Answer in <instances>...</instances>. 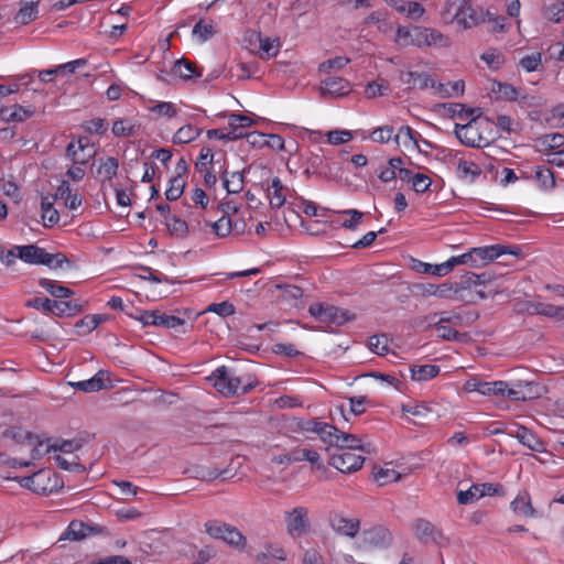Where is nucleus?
<instances>
[{"mask_svg":"<svg viewBox=\"0 0 564 564\" xmlns=\"http://www.w3.org/2000/svg\"><path fill=\"white\" fill-rule=\"evenodd\" d=\"M206 380L210 381L214 388L224 397L231 398L239 393H247L253 388L250 378L239 376L235 369L226 366L218 367Z\"/></svg>","mask_w":564,"mask_h":564,"instance_id":"f257e3e1","label":"nucleus"},{"mask_svg":"<svg viewBox=\"0 0 564 564\" xmlns=\"http://www.w3.org/2000/svg\"><path fill=\"white\" fill-rule=\"evenodd\" d=\"M506 253L518 257L520 254V250L519 248L509 250L508 247L502 245L478 247L471 248L468 252L460 256L452 257L451 261L454 268L460 264H468L473 268H481Z\"/></svg>","mask_w":564,"mask_h":564,"instance_id":"f03ea898","label":"nucleus"},{"mask_svg":"<svg viewBox=\"0 0 564 564\" xmlns=\"http://www.w3.org/2000/svg\"><path fill=\"white\" fill-rule=\"evenodd\" d=\"M285 533L292 540H299L312 531L310 509L305 506H294L283 512Z\"/></svg>","mask_w":564,"mask_h":564,"instance_id":"7ed1b4c3","label":"nucleus"},{"mask_svg":"<svg viewBox=\"0 0 564 564\" xmlns=\"http://www.w3.org/2000/svg\"><path fill=\"white\" fill-rule=\"evenodd\" d=\"M443 17L444 19L449 17L451 21H455L465 30L481 21V13L477 12L468 0H447Z\"/></svg>","mask_w":564,"mask_h":564,"instance_id":"20e7f679","label":"nucleus"},{"mask_svg":"<svg viewBox=\"0 0 564 564\" xmlns=\"http://www.w3.org/2000/svg\"><path fill=\"white\" fill-rule=\"evenodd\" d=\"M205 532L213 539L223 540L229 546L236 550H243L247 546V538L238 528L218 520L207 521Z\"/></svg>","mask_w":564,"mask_h":564,"instance_id":"39448f33","label":"nucleus"},{"mask_svg":"<svg viewBox=\"0 0 564 564\" xmlns=\"http://www.w3.org/2000/svg\"><path fill=\"white\" fill-rule=\"evenodd\" d=\"M480 113L469 119L467 123L455 124V135L465 145L470 148H482L489 145L490 141L480 134L481 122L478 121Z\"/></svg>","mask_w":564,"mask_h":564,"instance_id":"423d86ee","label":"nucleus"},{"mask_svg":"<svg viewBox=\"0 0 564 564\" xmlns=\"http://www.w3.org/2000/svg\"><path fill=\"white\" fill-rule=\"evenodd\" d=\"M308 313L317 321L328 325L340 326L349 319L348 312L341 311L333 305L324 306L321 303L312 304L308 307Z\"/></svg>","mask_w":564,"mask_h":564,"instance_id":"0eeeda50","label":"nucleus"},{"mask_svg":"<svg viewBox=\"0 0 564 564\" xmlns=\"http://www.w3.org/2000/svg\"><path fill=\"white\" fill-rule=\"evenodd\" d=\"M66 155L75 165H85L96 155V150L87 137H79L76 142L68 143Z\"/></svg>","mask_w":564,"mask_h":564,"instance_id":"6e6552de","label":"nucleus"},{"mask_svg":"<svg viewBox=\"0 0 564 564\" xmlns=\"http://www.w3.org/2000/svg\"><path fill=\"white\" fill-rule=\"evenodd\" d=\"M365 458L350 451L332 453L329 465L340 473H354L359 470L364 465Z\"/></svg>","mask_w":564,"mask_h":564,"instance_id":"1a4fd4ad","label":"nucleus"},{"mask_svg":"<svg viewBox=\"0 0 564 564\" xmlns=\"http://www.w3.org/2000/svg\"><path fill=\"white\" fill-rule=\"evenodd\" d=\"M351 91L350 84L343 77H328L321 84L319 93L323 98H337Z\"/></svg>","mask_w":564,"mask_h":564,"instance_id":"9d476101","label":"nucleus"},{"mask_svg":"<svg viewBox=\"0 0 564 564\" xmlns=\"http://www.w3.org/2000/svg\"><path fill=\"white\" fill-rule=\"evenodd\" d=\"M330 528L340 535L354 539L360 530V520L357 518H345L341 514H334L329 520Z\"/></svg>","mask_w":564,"mask_h":564,"instance_id":"9b49d317","label":"nucleus"},{"mask_svg":"<svg viewBox=\"0 0 564 564\" xmlns=\"http://www.w3.org/2000/svg\"><path fill=\"white\" fill-rule=\"evenodd\" d=\"M506 387V381H492L487 382L482 381L476 377H473L468 379L464 383V391L465 392H479L482 395H498V391H501Z\"/></svg>","mask_w":564,"mask_h":564,"instance_id":"f8f14e48","label":"nucleus"},{"mask_svg":"<svg viewBox=\"0 0 564 564\" xmlns=\"http://www.w3.org/2000/svg\"><path fill=\"white\" fill-rule=\"evenodd\" d=\"M119 162L113 156L100 158L91 167L93 175L100 182L111 181L118 172Z\"/></svg>","mask_w":564,"mask_h":564,"instance_id":"ddd939ff","label":"nucleus"},{"mask_svg":"<svg viewBox=\"0 0 564 564\" xmlns=\"http://www.w3.org/2000/svg\"><path fill=\"white\" fill-rule=\"evenodd\" d=\"M498 395H502L512 401H525L533 398L532 384L528 381H517L512 384L506 382V387L498 391Z\"/></svg>","mask_w":564,"mask_h":564,"instance_id":"4468645a","label":"nucleus"},{"mask_svg":"<svg viewBox=\"0 0 564 564\" xmlns=\"http://www.w3.org/2000/svg\"><path fill=\"white\" fill-rule=\"evenodd\" d=\"M34 113L35 109L33 107H23L18 104L0 109V117L3 122H23Z\"/></svg>","mask_w":564,"mask_h":564,"instance_id":"2eb2a0df","label":"nucleus"},{"mask_svg":"<svg viewBox=\"0 0 564 564\" xmlns=\"http://www.w3.org/2000/svg\"><path fill=\"white\" fill-rule=\"evenodd\" d=\"M401 80L409 88L426 89L435 87V79L427 73L406 72L401 74Z\"/></svg>","mask_w":564,"mask_h":564,"instance_id":"dca6fc26","label":"nucleus"},{"mask_svg":"<svg viewBox=\"0 0 564 564\" xmlns=\"http://www.w3.org/2000/svg\"><path fill=\"white\" fill-rule=\"evenodd\" d=\"M74 388L85 392H95L107 388L110 384V379L104 370H99L93 378L84 381L72 383Z\"/></svg>","mask_w":564,"mask_h":564,"instance_id":"f3484780","label":"nucleus"},{"mask_svg":"<svg viewBox=\"0 0 564 564\" xmlns=\"http://www.w3.org/2000/svg\"><path fill=\"white\" fill-rule=\"evenodd\" d=\"M525 310L529 314H538L544 315L547 317H556L558 319H564V307L555 306L547 303L542 302H527Z\"/></svg>","mask_w":564,"mask_h":564,"instance_id":"a211bd4d","label":"nucleus"},{"mask_svg":"<svg viewBox=\"0 0 564 564\" xmlns=\"http://www.w3.org/2000/svg\"><path fill=\"white\" fill-rule=\"evenodd\" d=\"M362 540L365 544L371 546H384L390 543L391 534L382 527H373L362 532Z\"/></svg>","mask_w":564,"mask_h":564,"instance_id":"6ab92c4d","label":"nucleus"},{"mask_svg":"<svg viewBox=\"0 0 564 564\" xmlns=\"http://www.w3.org/2000/svg\"><path fill=\"white\" fill-rule=\"evenodd\" d=\"M494 274H491L490 272H482L480 274H476L474 272H466L460 276L458 283L460 286V291L463 293L466 290H471L474 288L490 283L494 280Z\"/></svg>","mask_w":564,"mask_h":564,"instance_id":"aec40b11","label":"nucleus"},{"mask_svg":"<svg viewBox=\"0 0 564 564\" xmlns=\"http://www.w3.org/2000/svg\"><path fill=\"white\" fill-rule=\"evenodd\" d=\"M14 250L18 251V258L31 264H42L46 257V251L34 245L18 246Z\"/></svg>","mask_w":564,"mask_h":564,"instance_id":"412c9836","label":"nucleus"},{"mask_svg":"<svg viewBox=\"0 0 564 564\" xmlns=\"http://www.w3.org/2000/svg\"><path fill=\"white\" fill-rule=\"evenodd\" d=\"M291 459H293V463L308 462L312 465V468H315V469L324 468L318 452L315 449H312V448H294V449H292L291 451Z\"/></svg>","mask_w":564,"mask_h":564,"instance_id":"4be33fe9","label":"nucleus"},{"mask_svg":"<svg viewBox=\"0 0 564 564\" xmlns=\"http://www.w3.org/2000/svg\"><path fill=\"white\" fill-rule=\"evenodd\" d=\"M40 0H22L20 9L15 14V22L19 24H28L37 18V6Z\"/></svg>","mask_w":564,"mask_h":564,"instance_id":"5701e85b","label":"nucleus"},{"mask_svg":"<svg viewBox=\"0 0 564 564\" xmlns=\"http://www.w3.org/2000/svg\"><path fill=\"white\" fill-rule=\"evenodd\" d=\"M442 107L451 118H458L464 121L480 113L479 108H467L459 102L443 104Z\"/></svg>","mask_w":564,"mask_h":564,"instance_id":"b1692460","label":"nucleus"},{"mask_svg":"<svg viewBox=\"0 0 564 564\" xmlns=\"http://www.w3.org/2000/svg\"><path fill=\"white\" fill-rule=\"evenodd\" d=\"M516 437L521 444L527 446L533 452L542 453L545 451L543 442L527 427H519L516 432Z\"/></svg>","mask_w":564,"mask_h":564,"instance_id":"393cba45","label":"nucleus"},{"mask_svg":"<svg viewBox=\"0 0 564 564\" xmlns=\"http://www.w3.org/2000/svg\"><path fill=\"white\" fill-rule=\"evenodd\" d=\"M89 531H91V528L85 524L84 522L72 521L57 542L59 543L65 540L79 541L86 538Z\"/></svg>","mask_w":564,"mask_h":564,"instance_id":"a878e982","label":"nucleus"},{"mask_svg":"<svg viewBox=\"0 0 564 564\" xmlns=\"http://www.w3.org/2000/svg\"><path fill=\"white\" fill-rule=\"evenodd\" d=\"M82 312V305L77 301H57L53 300L52 304V315L62 317V316H73L77 313Z\"/></svg>","mask_w":564,"mask_h":564,"instance_id":"bb28decb","label":"nucleus"},{"mask_svg":"<svg viewBox=\"0 0 564 564\" xmlns=\"http://www.w3.org/2000/svg\"><path fill=\"white\" fill-rule=\"evenodd\" d=\"M464 88L465 85L463 80H456L447 84L435 83V87H433V89H435V93L442 98L460 96L464 93Z\"/></svg>","mask_w":564,"mask_h":564,"instance_id":"cd10ccee","label":"nucleus"},{"mask_svg":"<svg viewBox=\"0 0 564 564\" xmlns=\"http://www.w3.org/2000/svg\"><path fill=\"white\" fill-rule=\"evenodd\" d=\"M221 180L228 194H238L243 189L245 176L240 172H232L229 178L227 171H224Z\"/></svg>","mask_w":564,"mask_h":564,"instance_id":"c85d7f7f","label":"nucleus"},{"mask_svg":"<svg viewBox=\"0 0 564 564\" xmlns=\"http://www.w3.org/2000/svg\"><path fill=\"white\" fill-rule=\"evenodd\" d=\"M267 191L272 208H280L285 203L284 186L279 177L272 180L271 187H268Z\"/></svg>","mask_w":564,"mask_h":564,"instance_id":"c756f323","label":"nucleus"},{"mask_svg":"<svg viewBox=\"0 0 564 564\" xmlns=\"http://www.w3.org/2000/svg\"><path fill=\"white\" fill-rule=\"evenodd\" d=\"M234 475L235 474L228 468L218 469L214 467H206L200 468L196 471V478L205 481H212L218 478H220L221 480H227L234 477Z\"/></svg>","mask_w":564,"mask_h":564,"instance_id":"7c9ffc66","label":"nucleus"},{"mask_svg":"<svg viewBox=\"0 0 564 564\" xmlns=\"http://www.w3.org/2000/svg\"><path fill=\"white\" fill-rule=\"evenodd\" d=\"M334 447H336L338 449V452H344V451L351 452V449H359V451L364 452V446H362L361 440H359L354 434H348V433H345L341 431H339V433H338V443L335 444Z\"/></svg>","mask_w":564,"mask_h":564,"instance_id":"2f4dec72","label":"nucleus"},{"mask_svg":"<svg viewBox=\"0 0 564 564\" xmlns=\"http://www.w3.org/2000/svg\"><path fill=\"white\" fill-rule=\"evenodd\" d=\"M456 170L460 178H469V181H475L481 174V169L478 164L464 159L458 160Z\"/></svg>","mask_w":564,"mask_h":564,"instance_id":"473e14b6","label":"nucleus"},{"mask_svg":"<svg viewBox=\"0 0 564 564\" xmlns=\"http://www.w3.org/2000/svg\"><path fill=\"white\" fill-rule=\"evenodd\" d=\"M338 433L337 427L322 421L316 434L323 443L327 444V449H330L338 443Z\"/></svg>","mask_w":564,"mask_h":564,"instance_id":"72a5a7b5","label":"nucleus"},{"mask_svg":"<svg viewBox=\"0 0 564 564\" xmlns=\"http://www.w3.org/2000/svg\"><path fill=\"white\" fill-rule=\"evenodd\" d=\"M511 508L514 513L522 517H532L534 514L530 496L527 492L518 495L511 502Z\"/></svg>","mask_w":564,"mask_h":564,"instance_id":"f704fd0d","label":"nucleus"},{"mask_svg":"<svg viewBox=\"0 0 564 564\" xmlns=\"http://www.w3.org/2000/svg\"><path fill=\"white\" fill-rule=\"evenodd\" d=\"M415 534L424 542H429L430 540L435 541L437 535H440L435 527L430 521L423 519H419L415 522Z\"/></svg>","mask_w":564,"mask_h":564,"instance_id":"c9c22d12","label":"nucleus"},{"mask_svg":"<svg viewBox=\"0 0 564 564\" xmlns=\"http://www.w3.org/2000/svg\"><path fill=\"white\" fill-rule=\"evenodd\" d=\"M440 373L436 365H419L411 368V377L416 381H425L435 378Z\"/></svg>","mask_w":564,"mask_h":564,"instance_id":"e433bc0d","label":"nucleus"},{"mask_svg":"<svg viewBox=\"0 0 564 564\" xmlns=\"http://www.w3.org/2000/svg\"><path fill=\"white\" fill-rule=\"evenodd\" d=\"M542 15L545 20L554 23H560L564 20V0H556L555 2L544 7Z\"/></svg>","mask_w":564,"mask_h":564,"instance_id":"4c0bfd02","label":"nucleus"},{"mask_svg":"<svg viewBox=\"0 0 564 564\" xmlns=\"http://www.w3.org/2000/svg\"><path fill=\"white\" fill-rule=\"evenodd\" d=\"M260 43L261 58H270L278 54L280 42L278 39L262 37L261 34H254Z\"/></svg>","mask_w":564,"mask_h":564,"instance_id":"58836bf2","label":"nucleus"},{"mask_svg":"<svg viewBox=\"0 0 564 564\" xmlns=\"http://www.w3.org/2000/svg\"><path fill=\"white\" fill-rule=\"evenodd\" d=\"M84 445L83 438L65 440L46 446V452L73 453L79 451Z\"/></svg>","mask_w":564,"mask_h":564,"instance_id":"ea45409f","label":"nucleus"},{"mask_svg":"<svg viewBox=\"0 0 564 564\" xmlns=\"http://www.w3.org/2000/svg\"><path fill=\"white\" fill-rule=\"evenodd\" d=\"M436 296L442 299H456L463 300L464 296L460 291L458 282H445L437 285Z\"/></svg>","mask_w":564,"mask_h":564,"instance_id":"a19ab883","label":"nucleus"},{"mask_svg":"<svg viewBox=\"0 0 564 564\" xmlns=\"http://www.w3.org/2000/svg\"><path fill=\"white\" fill-rule=\"evenodd\" d=\"M375 480L379 486H386L390 482L398 481L401 478V474L389 467H380L373 469Z\"/></svg>","mask_w":564,"mask_h":564,"instance_id":"79ce46f5","label":"nucleus"},{"mask_svg":"<svg viewBox=\"0 0 564 564\" xmlns=\"http://www.w3.org/2000/svg\"><path fill=\"white\" fill-rule=\"evenodd\" d=\"M105 318L101 315H86L75 324L78 335L93 332Z\"/></svg>","mask_w":564,"mask_h":564,"instance_id":"37998d69","label":"nucleus"},{"mask_svg":"<svg viewBox=\"0 0 564 564\" xmlns=\"http://www.w3.org/2000/svg\"><path fill=\"white\" fill-rule=\"evenodd\" d=\"M534 177L544 189H552L555 186V178L553 172L545 166H535L533 169Z\"/></svg>","mask_w":564,"mask_h":564,"instance_id":"c03bdc74","label":"nucleus"},{"mask_svg":"<svg viewBox=\"0 0 564 564\" xmlns=\"http://www.w3.org/2000/svg\"><path fill=\"white\" fill-rule=\"evenodd\" d=\"M200 133V130L193 127L192 124H186L181 127L173 137V142L177 144L189 143L195 140Z\"/></svg>","mask_w":564,"mask_h":564,"instance_id":"a18cd8bd","label":"nucleus"},{"mask_svg":"<svg viewBox=\"0 0 564 564\" xmlns=\"http://www.w3.org/2000/svg\"><path fill=\"white\" fill-rule=\"evenodd\" d=\"M173 70L184 79H191L194 76H200L196 70V65L185 58L174 63Z\"/></svg>","mask_w":564,"mask_h":564,"instance_id":"49530a36","label":"nucleus"},{"mask_svg":"<svg viewBox=\"0 0 564 564\" xmlns=\"http://www.w3.org/2000/svg\"><path fill=\"white\" fill-rule=\"evenodd\" d=\"M207 225H209L216 236L220 238L227 237L234 230L232 220L227 216H221L215 221H208Z\"/></svg>","mask_w":564,"mask_h":564,"instance_id":"de8ad7c7","label":"nucleus"},{"mask_svg":"<svg viewBox=\"0 0 564 564\" xmlns=\"http://www.w3.org/2000/svg\"><path fill=\"white\" fill-rule=\"evenodd\" d=\"M449 45L448 36L435 29L426 28V46L448 47Z\"/></svg>","mask_w":564,"mask_h":564,"instance_id":"09e8293b","label":"nucleus"},{"mask_svg":"<svg viewBox=\"0 0 564 564\" xmlns=\"http://www.w3.org/2000/svg\"><path fill=\"white\" fill-rule=\"evenodd\" d=\"M349 62L350 59L348 57L337 56L321 63L318 70L324 74H330L333 70H339L344 68Z\"/></svg>","mask_w":564,"mask_h":564,"instance_id":"8fccbe9b","label":"nucleus"},{"mask_svg":"<svg viewBox=\"0 0 564 564\" xmlns=\"http://www.w3.org/2000/svg\"><path fill=\"white\" fill-rule=\"evenodd\" d=\"M480 498H482V495L478 485H473L467 490H460L457 495V501L459 505L474 503Z\"/></svg>","mask_w":564,"mask_h":564,"instance_id":"3c124183","label":"nucleus"},{"mask_svg":"<svg viewBox=\"0 0 564 564\" xmlns=\"http://www.w3.org/2000/svg\"><path fill=\"white\" fill-rule=\"evenodd\" d=\"M166 226L170 230V232L176 237L183 238L187 235L188 227L186 221L183 219L172 216L166 219Z\"/></svg>","mask_w":564,"mask_h":564,"instance_id":"603ef678","label":"nucleus"},{"mask_svg":"<svg viewBox=\"0 0 564 564\" xmlns=\"http://www.w3.org/2000/svg\"><path fill=\"white\" fill-rule=\"evenodd\" d=\"M185 182L178 177H172L170 181V187L165 192L166 199L176 200L183 194Z\"/></svg>","mask_w":564,"mask_h":564,"instance_id":"864d4df0","label":"nucleus"},{"mask_svg":"<svg viewBox=\"0 0 564 564\" xmlns=\"http://www.w3.org/2000/svg\"><path fill=\"white\" fill-rule=\"evenodd\" d=\"M369 348L377 355L384 356L389 351L386 335H375L369 338Z\"/></svg>","mask_w":564,"mask_h":564,"instance_id":"5fc2aeb1","label":"nucleus"},{"mask_svg":"<svg viewBox=\"0 0 564 564\" xmlns=\"http://www.w3.org/2000/svg\"><path fill=\"white\" fill-rule=\"evenodd\" d=\"M322 421L317 417L314 419H296L294 421V430L300 432L317 433Z\"/></svg>","mask_w":564,"mask_h":564,"instance_id":"6e6d98bb","label":"nucleus"},{"mask_svg":"<svg viewBox=\"0 0 564 564\" xmlns=\"http://www.w3.org/2000/svg\"><path fill=\"white\" fill-rule=\"evenodd\" d=\"M3 436L12 438L17 443L31 442L36 438L32 433L18 427L6 430Z\"/></svg>","mask_w":564,"mask_h":564,"instance_id":"4d7b16f0","label":"nucleus"},{"mask_svg":"<svg viewBox=\"0 0 564 564\" xmlns=\"http://www.w3.org/2000/svg\"><path fill=\"white\" fill-rule=\"evenodd\" d=\"M545 150H557L564 145V135L561 133L545 134L540 139Z\"/></svg>","mask_w":564,"mask_h":564,"instance_id":"13d9d810","label":"nucleus"},{"mask_svg":"<svg viewBox=\"0 0 564 564\" xmlns=\"http://www.w3.org/2000/svg\"><path fill=\"white\" fill-rule=\"evenodd\" d=\"M393 131V127L391 126L378 127L371 132L370 139L373 142L386 143L392 139Z\"/></svg>","mask_w":564,"mask_h":564,"instance_id":"bf43d9fd","label":"nucleus"},{"mask_svg":"<svg viewBox=\"0 0 564 564\" xmlns=\"http://www.w3.org/2000/svg\"><path fill=\"white\" fill-rule=\"evenodd\" d=\"M193 34L200 41L205 42L212 39L215 34L213 24H205L202 20L197 22L193 28Z\"/></svg>","mask_w":564,"mask_h":564,"instance_id":"052dcab7","label":"nucleus"},{"mask_svg":"<svg viewBox=\"0 0 564 564\" xmlns=\"http://www.w3.org/2000/svg\"><path fill=\"white\" fill-rule=\"evenodd\" d=\"M433 325L436 328V332L438 334V337L445 340H459L463 336L459 334L456 329L445 326L443 323L434 322Z\"/></svg>","mask_w":564,"mask_h":564,"instance_id":"680f3d73","label":"nucleus"},{"mask_svg":"<svg viewBox=\"0 0 564 564\" xmlns=\"http://www.w3.org/2000/svg\"><path fill=\"white\" fill-rule=\"evenodd\" d=\"M156 317L158 318H156L155 326H162L164 328H176L178 326H182L185 323L184 319H182L177 316L161 314L159 311H158Z\"/></svg>","mask_w":564,"mask_h":564,"instance_id":"e2e57ef3","label":"nucleus"},{"mask_svg":"<svg viewBox=\"0 0 564 564\" xmlns=\"http://www.w3.org/2000/svg\"><path fill=\"white\" fill-rule=\"evenodd\" d=\"M205 312H213L218 314L219 316L226 317L234 315L236 310L234 304H231L228 301L221 302V303H213L210 304Z\"/></svg>","mask_w":564,"mask_h":564,"instance_id":"0e129e2a","label":"nucleus"},{"mask_svg":"<svg viewBox=\"0 0 564 564\" xmlns=\"http://www.w3.org/2000/svg\"><path fill=\"white\" fill-rule=\"evenodd\" d=\"M151 111L153 113H156L159 116H163L166 118H172L177 115L176 106L174 104L167 102V101H162V102L156 104L155 106H153L151 108Z\"/></svg>","mask_w":564,"mask_h":564,"instance_id":"69168bd1","label":"nucleus"},{"mask_svg":"<svg viewBox=\"0 0 564 564\" xmlns=\"http://www.w3.org/2000/svg\"><path fill=\"white\" fill-rule=\"evenodd\" d=\"M354 134L349 130H333L327 133V139L330 144H343L352 139Z\"/></svg>","mask_w":564,"mask_h":564,"instance_id":"338daca9","label":"nucleus"},{"mask_svg":"<svg viewBox=\"0 0 564 564\" xmlns=\"http://www.w3.org/2000/svg\"><path fill=\"white\" fill-rule=\"evenodd\" d=\"M542 63L541 53H534L522 57L519 62L520 66L527 72H534Z\"/></svg>","mask_w":564,"mask_h":564,"instance_id":"774afa93","label":"nucleus"}]
</instances>
